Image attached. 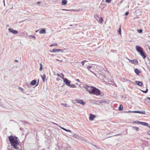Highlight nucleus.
Wrapping results in <instances>:
<instances>
[{"mask_svg": "<svg viewBox=\"0 0 150 150\" xmlns=\"http://www.w3.org/2000/svg\"><path fill=\"white\" fill-rule=\"evenodd\" d=\"M102 103V102H100V103Z\"/></svg>", "mask_w": 150, "mask_h": 150, "instance_id": "338daca9", "label": "nucleus"}, {"mask_svg": "<svg viewBox=\"0 0 150 150\" xmlns=\"http://www.w3.org/2000/svg\"><path fill=\"white\" fill-rule=\"evenodd\" d=\"M6 26H9V25H6Z\"/></svg>", "mask_w": 150, "mask_h": 150, "instance_id": "0e129e2a", "label": "nucleus"}, {"mask_svg": "<svg viewBox=\"0 0 150 150\" xmlns=\"http://www.w3.org/2000/svg\"><path fill=\"white\" fill-rule=\"evenodd\" d=\"M125 112L126 113H127V111H126V112Z\"/></svg>", "mask_w": 150, "mask_h": 150, "instance_id": "bf43d9fd", "label": "nucleus"}, {"mask_svg": "<svg viewBox=\"0 0 150 150\" xmlns=\"http://www.w3.org/2000/svg\"><path fill=\"white\" fill-rule=\"evenodd\" d=\"M134 72L135 73L138 75H139V73L141 72L138 69L135 68L134 69Z\"/></svg>", "mask_w": 150, "mask_h": 150, "instance_id": "f8f14e48", "label": "nucleus"}, {"mask_svg": "<svg viewBox=\"0 0 150 150\" xmlns=\"http://www.w3.org/2000/svg\"><path fill=\"white\" fill-rule=\"evenodd\" d=\"M57 81H59V79L58 78H57Z\"/></svg>", "mask_w": 150, "mask_h": 150, "instance_id": "8fccbe9b", "label": "nucleus"}, {"mask_svg": "<svg viewBox=\"0 0 150 150\" xmlns=\"http://www.w3.org/2000/svg\"><path fill=\"white\" fill-rule=\"evenodd\" d=\"M51 52L56 53L59 52H62V50L60 49H53L52 51H50Z\"/></svg>", "mask_w": 150, "mask_h": 150, "instance_id": "6e6552de", "label": "nucleus"}, {"mask_svg": "<svg viewBox=\"0 0 150 150\" xmlns=\"http://www.w3.org/2000/svg\"><path fill=\"white\" fill-rule=\"evenodd\" d=\"M18 137L16 136L11 135L8 137V139L11 146L16 149L18 150L19 148L17 146L19 145V142L17 140Z\"/></svg>", "mask_w": 150, "mask_h": 150, "instance_id": "f257e3e1", "label": "nucleus"}, {"mask_svg": "<svg viewBox=\"0 0 150 150\" xmlns=\"http://www.w3.org/2000/svg\"><path fill=\"white\" fill-rule=\"evenodd\" d=\"M69 86L73 88L76 87V86L74 84H70V86Z\"/></svg>", "mask_w": 150, "mask_h": 150, "instance_id": "b1692460", "label": "nucleus"}, {"mask_svg": "<svg viewBox=\"0 0 150 150\" xmlns=\"http://www.w3.org/2000/svg\"><path fill=\"white\" fill-rule=\"evenodd\" d=\"M133 113H139V111H133L132 112Z\"/></svg>", "mask_w": 150, "mask_h": 150, "instance_id": "4c0bfd02", "label": "nucleus"}, {"mask_svg": "<svg viewBox=\"0 0 150 150\" xmlns=\"http://www.w3.org/2000/svg\"><path fill=\"white\" fill-rule=\"evenodd\" d=\"M71 147L69 145H67V149H65V150H70L71 149Z\"/></svg>", "mask_w": 150, "mask_h": 150, "instance_id": "aec40b11", "label": "nucleus"}, {"mask_svg": "<svg viewBox=\"0 0 150 150\" xmlns=\"http://www.w3.org/2000/svg\"><path fill=\"white\" fill-rule=\"evenodd\" d=\"M61 105L65 107H67V104L66 103H61Z\"/></svg>", "mask_w": 150, "mask_h": 150, "instance_id": "bb28decb", "label": "nucleus"}, {"mask_svg": "<svg viewBox=\"0 0 150 150\" xmlns=\"http://www.w3.org/2000/svg\"><path fill=\"white\" fill-rule=\"evenodd\" d=\"M60 77L64 80V79H65L64 78V75L63 74H61Z\"/></svg>", "mask_w": 150, "mask_h": 150, "instance_id": "c85d7f7f", "label": "nucleus"}, {"mask_svg": "<svg viewBox=\"0 0 150 150\" xmlns=\"http://www.w3.org/2000/svg\"><path fill=\"white\" fill-rule=\"evenodd\" d=\"M129 12L127 11L125 13V14L126 15H127L129 14Z\"/></svg>", "mask_w": 150, "mask_h": 150, "instance_id": "a19ab883", "label": "nucleus"}, {"mask_svg": "<svg viewBox=\"0 0 150 150\" xmlns=\"http://www.w3.org/2000/svg\"><path fill=\"white\" fill-rule=\"evenodd\" d=\"M148 98L150 100V98L149 97H148Z\"/></svg>", "mask_w": 150, "mask_h": 150, "instance_id": "5fc2aeb1", "label": "nucleus"}, {"mask_svg": "<svg viewBox=\"0 0 150 150\" xmlns=\"http://www.w3.org/2000/svg\"><path fill=\"white\" fill-rule=\"evenodd\" d=\"M62 10H65V11H71V10H67V9H62Z\"/></svg>", "mask_w": 150, "mask_h": 150, "instance_id": "79ce46f5", "label": "nucleus"}, {"mask_svg": "<svg viewBox=\"0 0 150 150\" xmlns=\"http://www.w3.org/2000/svg\"><path fill=\"white\" fill-rule=\"evenodd\" d=\"M38 30H36L35 32L36 33H37V32H38Z\"/></svg>", "mask_w": 150, "mask_h": 150, "instance_id": "864d4df0", "label": "nucleus"}, {"mask_svg": "<svg viewBox=\"0 0 150 150\" xmlns=\"http://www.w3.org/2000/svg\"><path fill=\"white\" fill-rule=\"evenodd\" d=\"M41 3V2H40V1H39L38 2L37 4H40Z\"/></svg>", "mask_w": 150, "mask_h": 150, "instance_id": "a18cd8bd", "label": "nucleus"}, {"mask_svg": "<svg viewBox=\"0 0 150 150\" xmlns=\"http://www.w3.org/2000/svg\"><path fill=\"white\" fill-rule=\"evenodd\" d=\"M77 102L83 105H84L85 103L82 100H77Z\"/></svg>", "mask_w": 150, "mask_h": 150, "instance_id": "ddd939ff", "label": "nucleus"}, {"mask_svg": "<svg viewBox=\"0 0 150 150\" xmlns=\"http://www.w3.org/2000/svg\"><path fill=\"white\" fill-rule=\"evenodd\" d=\"M136 50L139 53V54L143 57V59H144L146 57V55L144 52L143 48L140 46L136 45Z\"/></svg>", "mask_w": 150, "mask_h": 150, "instance_id": "f03ea898", "label": "nucleus"}, {"mask_svg": "<svg viewBox=\"0 0 150 150\" xmlns=\"http://www.w3.org/2000/svg\"><path fill=\"white\" fill-rule=\"evenodd\" d=\"M139 113L142 114H145V111L144 110L142 111H139Z\"/></svg>", "mask_w": 150, "mask_h": 150, "instance_id": "393cba45", "label": "nucleus"}, {"mask_svg": "<svg viewBox=\"0 0 150 150\" xmlns=\"http://www.w3.org/2000/svg\"><path fill=\"white\" fill-rule=\"evenodd\" d=\"M19 89H20L21 91H24V89L21 87H19Z\"/></svg>", "mask_w": 150, "mask_h": 150, "instance_id": "ea45409f", "label": "nucleus"}, {"mask_svg": "<svg viewBox=\"0 0 150 150\" xmlns=\"http://www.w3.org/2000/svg\"><path fill=\"white\" fill-rule=\"evenodd\" d=\"M54 124H55V125H57V124H56V123H54Z\"/></svg>", "mask_w": 150, "mask_h": 150, "instance_id": "69168bd1", "label": "nucleus"}, {"mask_svg": "<svg viewBox=\"0 0 150 150\" xmlns=\"http://www.w3.org/2000/svg\"><path fill=\"white\" fill-rule=\"evenodd\" d=\"M95 117L96 116L93 114H90L89 117V120L91 121L93 120Z\"/></svg>", "mask_w": 150, "mask_h": 150, "instance_id": "1a4fd4ad", "label": "nucleus"}, {"mask_svg": "<svg viewBox=\"0 0 150 150\" xmlns=\"http://www.w3.org/2000/svg\"><path fill=\"white\" fill-rule=\"evenodd\" d=\"M149 128L150 129V127H149ZM147 133L148 134L150 135V129L148 131Z\"/></svg>", "mask_w": 150, "mask_h": 150, "instance_id": "58836bf2", "label": "nucleus"}, {"mask_svg": "<svg viewBox=\"0 0 150 150\" xmlns=\"http://www.w3.org/2000/svg\"><path fill=\"white\" fill-rule=\"evenodd\" d=\"M4 6H5V3L4 4Z\"/></svg>", "mask_w": 150, "mask_h": 150, "instance_id": "13d9d810", "label": "nucleus"}, {"mask_svg": "<svg viewBox=\"0 0 150 150\" xmlns=\"http://www.w3.org/2000/svg\"><path fill=\"white\" fill-rule=\"evenodd\" d=\"M22 34H23L22 35L24 36L25 35H27L28 34V33L26 31H24L22 33Z\"/></svg>", "mask_w": 150, "mask_h": 150, "instance_id": "a878e982", "label": "nucleus"}, {"mask_svg": "<svg viewBox=\"0 0 150 150\" xmlns=\"http://www.w3.org/2000/svg\"><path fill=\"white\" fill-rule=\"evenodd\" d=\"M132 129H135L136 131H138L139 130V128L137 127H133Z\"/></svg>", "mask_w": 150, "mask_h": 150, "instance_id": "412c9836", "label": "nucleus"}, {"mask_svg": "<svg viewBox=\"0 0 150 150\" xmlns=\"http://www.w3.org/2000/svg\"><path fill=\"white\" fill-rule=\"evenodd\" d=\"M87 61L86 60H84V61H82L81 62V63L82 64V66H83L84 65V63L85 62H86Z\"/></svg>", "mask_w": 150, "mask_h": 150, "instance_id": "2f4dec72", "label": "nucleus"}, {"mask_svg": "<svg viewBox=\"0 0 150 150\" xmlns=\"http://www.w3.org/2000/svg\"><path fill=\"white\" fill-rule=\"evenodd\" d=\"M57 61H60V62H62V60H59L58 59H56Z\"/></svg>", "mask_w": 150, "mask_h": 150, "instance_id": "de8ad7c7", "label": "nucleus"}, {"mask_svg": "<svg viewBox=\"0 0 150 150\" xmlns=\"http://www.w3.org/2000/svg\"><path fill=\"white\" fill-rule=\"evenodd\" d=\"M6 26H9V25H6Z\"/></svg>", "mask_w": 150, "mask_h": 150, "instance_id": "680f3d73", "label": "nucleus"}, {"mask_svg": "<svg viewBox=\"0 0 150 150\" xmlns=\"http://www.w3.org/2000/svg\"><path fill=\"white\" fill-rule=\"evenodd\" d=\"M64 82L65 83V84L69 86H70V81L69 80L65 78V79H64Z\"/></svg>", "mask_w": 150, "mask_h": 150, "instance_id": "423d86ee", "label": "nucleus"}, {"mask_svg": "<svg viewBox=\"0 0 150 150\" xmlns=\"http://www.w3.org/2000/svg\"><path fill=\"white\" fill-rule=\"evenodd\" d=\"M3 2H4V4L5 3V0H3Z\"/></svg>", "mask_w": 150, "mask_h": 150, "instance_id": "3c124183", "label": "nucleus"}, {"mask_svg": "<svg viewBox=\"0 0 150 150\" xmlns=\"http://www.w3.org/2000/svg\"><path fill=\"white\" fill-rule=\"evenodd\" d=\"M141 125H142L144 126H148V124L146 122H141Z\"/></svg>", "mask_w": 150, "mask_h": 150, "instance_id": "dca6fc26", "label": "nucleus"}, {"mask_svg": "<svg viewBox=\"0 0 150 150\" xmlns=\"http://www.w3.org/2000/svg\"><path fill=\"white\" fill-rule=\"evenodd\" d=\"M57 44L55 43V44H53L51 45H50V46L52 47V46H57Z\"/></svg>", "mask_w": 150, "mask_h": 150, "instance_id": "c9c22d12", "label": "nucleus"}, {"mask_svg": "<svg viewBox=\"0 0 150 150\" xmlns=\"http://www.w3.org/2000/svg\"><path fill=\"white\" fill-rule=\"evenodd\" d=\"M129 62L134 64H138V62L136 59H134L133 60H130L129 59H128Z\"/></svg>", "mask_w": 150, "mask_h": 150, "instance_id": "0eeeda50", "label": "nucleus"}, {"mask_svg": "<svg viewBox=\"0 0 150 150\" xmlns=\"http://www.w3.org/2000/svg\"><path fill=\"white\" fill-rule=\"evenodd\" d=\"M138 32L140 33H142V29H140L139 30H137Z\"/></svg>", "mask_w": 150, "mask_h": 150, "instance_id": "72a5a7b5", "label": "nucleus"}, {"mask_svg": "<svg viewBox=\"0 0 150 150\" xmlns=\"http://www.w3.org/2000/svg\"><path fill=\"white\" fill-rule=\"evenodd\" d=\"M40 67L39 70L40 71H42V64L40 63Z\"/></svg>", "mask_w": 150, "mask_h": 150, "instance_id": "cd10ccee", "label": "nucleus"}, {"mask_svg": "<svg viewBox=\"0 0 150 150\" xmlns=\"http://www.w3.org/2000/svg\"><path fill=\"white\" fill-rule=\"evenodd\" d=\"M118 33L120 35H121V25H120V28L118 31Z\"/></svg>", "mask_w": 150, "mask_h": 150, "instance_id": "5701e85b", "label": "nucleus"}, {"mask_svg": "<svg viewBox=\"0 0 150 150\" xmlns=\"http://www.w3.org/2000/svg\"><path fill=\"white\" fill-rule=\"evenodd\" d=\"M132 112L133 111H130V110H129V111H127V113H133Z\"/></svg>", "mask_w": 150, "mask_h": 150, "instance_id": "c03bdc74", "label": "nucleus"}, {"mask_svg": "<svg viewBox=\"0 0 150 150\" xmlns=\"http://www.w3.org/2000/svg\"><path fill=\"white\" fill-rule=\"evenodd\" d=\"M42 150H45V149H42Z\"/></svg>", "mask_w": 150, "mask_h": 150, "instance_id": "052dcab7", "label": "nucleus"}, {"mask_svg": "<svg viewBox=\"0 0 150 150\" xmlns=\"http://www.w3.org/2000/svg\"><path fill=\"white\" fill-rule=\"evenodd\" d=\"M94 17L95 18H98V16L97 15L95 16Z\"/></svg>", "mask_w": 150, "mask_h": 150, "instance_id": "37998d69", "label": "nucleus"}, {"mask_svg": "<svg viewBox=\"0 0 150 150\" xmlns=\"http://www.w3.org/2000/svg\"><path fill=\"white\" fill-rule=\"evenodd\" d=\"M74 135L76 137V134H74Z\"/></svg>", "mask_w": 150, "mask_h": 150, "instance_id": "774afa93", "label": "nucleus"}, {"mask_svg": "<svg viewBox=\"0 0 150 150\" xmlns=\"http://www.w3.org/2000/svg\"><path fill=\"white\" fill-rule=\"evenodd\" d=\"M54 75H57V73H56V74H55V73H54Z\"/></svg>", "mask_w": 150, "mask_h": 150, "instance_id": "6e6d98bb", "label": "nucleus"}, {"mask_svg": "<svg viewBox=\"0 0 150 150\" xmlns=\"http://www.w3.org/2000/svg\"><path fill=\"white\" fill-rule=\"evenodd\" d=\"M57 75L59 76H60L59 75V74L57 73Z\"/></svg>", "mask_w": 150, "mask_h": 150, "instance_id": "09e8293b", "label": "nucleus"}, {"mask_svg": "<svg viewBox=\"0 0 150 150\" xmlns=\"http://www.w3.org/2000/svg\"><path fill=\"white\" fill-rule=\"evenodd\" d=\"M15 62H18V60H15Z\"/></svg>", "mask_w": 150, "mask_h": 150, "instance_id": "49530a36", "label": "nucleus"}, {"mask_svg": "<svg viewBox=\"0 0 150 150\" xmlns=\"http://www.w3.org/2000/svg\"><path fill=\"white\" fill-rule=\"evenodd\" d=\"M141 122H140L138 121H134L133 122V123L141 125Z\"/></svg>", "mask_w": 150, "mask_h": 150, "instance_id": "4be33fe9", "label": "nucleus"}, {"mask_svg": "<svg viewBox=\"0 0 150 150\" xmlns=\"http://www.w3.org/2000/svg\"><path fill=\"white\" fill-rule=\"evenodd\" d=\"M142 91L143 92H144L145 93H146L148 91V89L147 88H146V91H143L142 90Z\"/></svg>", "mask_w": 150, "mask_h": 150, "instance_id": "473e14b6", "label": "nucleus"}, {"mask_svg": "<svg viewBox=\"0 0 150 150\" xmlns=\"http://www.w3.org/2000/svg\"><path fill=\"white\" fill-rule=\"evenodd\" d=\"M70 26H72L73 25H69Z\"/></svg>", "mask_w": 150, "mask_h": 150, "instance_id": "603ef678", "label": "nucleus"}, {"mask_svg": "<svg viewBox=\"0 0 150 150\" xmlns=\"http://www.w3.org/2000/svg\"><path fill=\"white\" fill-rule=\"evenodd\" d=\"M67 0H62V5H65L67 3Z\"/></svg>", "mask_w": 150, "mask_h": 150, "instance_id": "2eb2a0df", "label": "nucleus"}, {"mask_svg": "<svg viewBox=\"0 0 150 150\" xmlns=\"http://www.w3.org/2000/svg\"><path fill=\"white\" fill-rule=\"evenodd\" d=\"M60 127L62 129L67 131V132H71V131L70 130H69V129H66L63 128V127Z\"/></svg>", "mask_w": 150, "mask_h": 150, "instance_id": "f3484780", "label": "nucleus"}, {"mask_svg": "<svg viewBox=\"0 0 150 150\" xmlns=\"http://www.w3.org/2000/svg\"><path fill=\"white\" fill-rule=\"evenodd\" d=\"M43 81L44 82L46 79V76L45 74H44L43 76H41Z\"/></svg>", "mask_w": 150, "mask_h": 150, "instance_id": "a211bd4d", "label": "nucleus"}, {"mask_svg": "<svg viewBox=\"0 0 150 150\" xmlns=\"http://www.w3.org/2000/svg\"><path fill=\"white\" fill-rule=\"evenodd\" d=\"M93 87L86 85L85 88L86 90L90 93H91L93 88Z\"/></svg>", "mask_w": 150, "mask_h": 150, "instance_id": "20e7f679", "label": "nucleus"}, {"mask_svg": "<svg viewBox=\"0 0 150 150\" xmlns=\"http://www.w3.org/2000/svg\"><path fill=\"white\" fill-rule=\"evenodd\" d=\"M111 0H105V2L107 3H110L111 1Z\"/></svg>", "mask_w": 150, "mask_h": 150, "instance_id": "e433bc0d", "label": "nucleus"}, {"mask_svg": "<svg viewBox=\"0 0 150 150\" xmlns=\"http://www.w3.org/2000/svg\"><path fill=\"white\" fill-rule=\"evenodd\" d=\"M39 33L40 34H44L46 33V32L45 31V29H42L39 32Z\"/></svg>", "mask_w": 150, "mask_h": 150, "instance_id": "9b49d317", "label": "nucleus"}, {"mask_svg": "<svg viewBox=\"0 0 150 150\" xmlns=\"http://www.w3.org/2000/svg\"><path fill=\"white\" fill-rule=\"evenodd\" d=\"M135 83L136 84L138 85L139 86H141L143 85V83L141 81H135Z\"/></svg>", "mask_w": 150, "mask_h": 150, "instance_id": "9d476101", "label": "nucleus"}, {"mask_svg": "<svg viewBox=\"0 0 150 150\" xmlns=\"http://www.w3.org/2000/svg\"><path fill=\"white\" fill-rule=\"evenodd\" d=\"M36 83V81L35 80H33L30 83V84L32 85H35Z\"/></svg>", "mask_w": 150, "mask_h": 150, "instance_id": "4468645a", "label": "nucleus"}, {"mask_svg": "<svg viewBox=\"0 0 150 150\" xmlns=\"http://www.w3.org/2000/svg\"><path fill=\"white\" fill-rule=\"evenodd\" d=\"M6 26H9V25H6Z\"/></svg>", "mask_w": 150, "mask_h": 150, "instance_id": "e2e57ef3", "label": "nucleus"}, {"mask_svg": "<svg viewBox=\"0 0 150 150\" xmlns=\"http://www.w3.org/2000/svg\"><path fill=\"white\" fill-rule=\"evenodd\" d=\"M91 66H88L87 68V69H88L91 72L93 73L92 71L91 70H90V68H91Z\"/></svg>", "mask_w": 150, "mask_h": 150, "instance_id": "c756f323", "label": "nucleus"}, {"mask_svg": "<svg viewBox=\"0 0 150 150\" xmlns=\"http://www.w3.org/2000/svg\"><path fill=\"white\" fill-rule=\"evenodd\" d=\"M103 21V18L102 17H100L99 20V22L100 23H101Z\"/></svg>", "mask_w": 150, "mask_h": 150, "instance_id": "7c9ffc66", "label": "nucleus"}, {"mask_svg": "<svg viewBox=\"0 0 150 150\" xmlns=\"http://www.w3.org/2000/svg\"><path fill=\"white\" fill-rule=\"evenodd\" d=\"M91 94L96 96H99L100 94V91L98 89L94 87Z\"/></svg>", "mask_w": 150, "mask_h": 150, "instance_id": "7ed1b4c3", "label": "nucleus"}, {"mask_svg": "<svg viewBox=\"0 0 150 150\" xmlns=\"http://www.w3.org/2000/svg\"><path fill=\"white\" fill-rule=\"evenodd\" d=\"M8 30L11 33H12L14 34H16L18 33V31L14 30L11 28H9L8 29Z\"/></svg>", "mask_w": 150, "mask_h": 150, "instance_id": "39448f33", "label": "nucleus"}, {"mask_svg": "<svg viewBox=\"0 0 150 150\" xmlns=\"http://www.w3.org/2000/svg\"><path fill=\"white\" fill-rule=\"evenodd\" d=\"M123 109V107L122 105H120L119 107L118 108V109L119 110H122Z\"/></svg>", "mask_w": 150, "mask_h": 150, "instance_id": "6ab92c4d", "label": "nucleus"}, {"mask_svg": "<svg viewBox=\"0 0 150 150\" xmlns=\"http://www.w3.org/2000/svg\"><path fill=\"white\" fill-rule=\"evenodd\" d=\"M77 81H79V80L78 79H77Z\"/></svg>", "mask_w": 150, "mask_h": 150, "instance_id": "4d7b16f0", "label": "nucleus"}, {"mask_svg": "<svg viewBox=\"0 0 150 150\" xmlns=\"http://www.w3.org/2000/svg\"><path fill=\"white\" fill-rule=\"evenodd\" d=\"M30 37H32L34 38V40L35 39V36H33V35H30L29 36Z\"/></svg>", "mask_w": 150, "mask_h": 150, "instance_id": "f704fd0d", "label": "nucleus"}]
</instances>
